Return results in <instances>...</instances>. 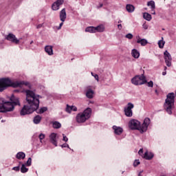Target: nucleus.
<instances>
[{
	"mask_svg": "<svg viewBox=\"0 0 176 176\" xmlns=\"http://www.w3.org/2000/svg\"><path fill=\"white\" fill-rule=\"evenodd\" d=\"M32 43H34V41H32L30 42V45H32Z\"/></svg>",
	"mask_w": 176,
	"mask_h": 176,
	"instance_id": "obj_50",
	"label": "nucleus"
},
{
	"mask_svg": "<svg viewBox=\"0 0 176 176\" xmlns=\"http://www.w3.org/2000/svg\"><path fill=\"white\" fill-rule=\"evenodd\" d=\"M91 108H87L83 112L79 113L76 117L77 123H85L86 120H89L91 116Z\"/></svg>",
	"mask_w": 176,
	"mask_h": 176,
	"instance_id": "obj_6",
	"label": "nucleus"
},
{
	"mask_svg": "<svg viewBox=\"0 0 176 176\" xmlns=\"http://www.w3.org/2000/svg\"><path fill=\"white\" fill-rule=\"evenodd\" d=\"M164 43H166V42L163 41V37H162V40L158 41V45L160 49H163V47H164Z\"/></svg>",
	"mask_w": 176,
	"mask_h": 176,
	"instance_id": "obj_27",
	"label": "nucleus"
},
{
	"mask_svg": "<svg viewBox=\"0 0 176 176\" xmlns=\"http://www.w3.org/2000/svg\"><path fill=\"white\" fill-rule=\"evenodd\" d=\"M42 27H43V24H38V25L36 26V28H37V29H39V28H42Z\"/></svg>",
	"mask_w": 176,
	"mask_h": 176,
	"instance_id": "obj_44",
	"label": "nucleus"
},
{
	"mask_svg": "<svg viewBox=\"0 0 176 176\" xmlns=\"http://www.w3.org/2000/svg\"><path fill=\"white\" fill-rule=\"evenodd\" d=\"M85 95L87 98L91 99L94 97V91L91 89V86H87L85 88Z\"/></svg>",
	"mask_w": 176,
	"mask_h": 176,
	"instance_id": "obj_12",
	"label": "nucleus"
},
{
	"mask_svg": "<svg viewBox=\"0 0 176 176\" xmlns=\"http://www.w3.org/2000/svg\"><path fill=\"white\" fill-rule=\"evenodd\" d=\"M38 138H39V140H40L41 142H42V140H43L45 138V134L41 133L39 135Z\"/></svg>",
	"mask_w": 176,
	"mask_h": 176,
	"instance_id": "obj_34",
	"label": "nucleus"
},
{
	"mask_svg": "<svg viewBox=\"0 0 176 176\" xmlns=\"http://www.w3.org/2000/svg\"><path fill=\"white\" fill-rule=\"evenodd\" d=\"M147 6H151V9H155V1H150L147 3Z\"/></svg>",
	"mask_w": 176,
	"mask_h": 176,
	"instance_id": "obj_28",
	"label": "nucleus"
},
{
	"mask_svg": "<svg viewBox=\"0 0 176 176\" xmlns=\"http://www.w3.org/2000/svg\"><path fill=\"white\" fill-rule=\"evenodd\" d=\"M126 9L127 12H129V13H133V12H134V10L135 9V8L134 7V6H133L131 4H128L126 6Z\"/></svg>",
	"mask_w": 176,
	"mask_h": 176,
	"instance_id": "obj_21",
	"label": "nucleus"
},
{
	"mask_svg": "<svg viewBox=\"0 0 176 176\" xmlns=\"http://www.w3.org/2000/svg\"><path fill=\"white\" fill-rule=\"evenodd\" d=\"M6 39L10 41V42H12V43H15V45H19V43H20V40L17 39L16 36L12 33L8 34L6 36Z\"/></svg>",
	"mask_w": 176,
	"mask_h": 176,
	"instance_id": "obj_10",
	"label": "nucleus"
},
{
	"mask_svg": "<svg viewBox=\"0 0 176 176\" xmlns=\"http://www.w3.org/2000/svg\"><path fill=\"white\" fill-rule=\"evenodd\" d=\"M72 111H74V112H76L78 111V108L75 106H72Z\"/></svg>",
	"mask_w": 176,
	"mask_h": 176,
	"instance_id": "obj_40",
	"label": "nucleus"
},
{
	"mask_svg": "<svg viewBox=\"0 0 176 176\" xmlns=\"http://www.w3.org/2000/svg\"><path fill=\"white\" fill-rule=\"evenodd\" d=\"M146 82V77L144 74L135 76L131 79V83L135 85V86L145 85Z\"/></svg>",
	"mask_w": 176,
	"mask_h": 176,
	"instance_id": "obj_7",
	"label": "nucleus"
},
{
	"mask_svg": "<svg viewBox=\"0 0 176 176\" xmlns=\"http://www.w3.org/2000/svg\"><path fill=\"white\" fill-rule=\"evenodd\" d=\"M41 120H42V117L37 115L34 118L33 122L34 124H39L41 123Z\"/></svg>",
	"mask_w": 176,
	"mask_h": 176,
	"instance_id": "obj_20",
	"label": "nucleus"
},
{
	"mask_svg": "<svg viewBox=\"0 0 176 176\" xmlns=\"http://www.w3.org/2000/svg\"><path fill=\"white\" fill-rule=\"evenodd\" d=\"M23 85L25 86H28L30 87V85L28 82H13L9 78H3L0 79V91H3L6 90L8 87H23Z\"/></svg>",
	"mask_w": 176,
	"mask_h": 176,
	"instance_id": "obj_2",
	"label": "nucleus"
},
{
	"mask_svg": "<svg viewBox=\"0 0 176 176\" xmlns=\"http://www.w3.org/2000/svg\"><path fill=\"white\" fill-rule=\"evenodd\" d=\"M66 112H67L68 113H71V112H72V108L69 104H67Z\"/></svg>",
	"mask_w": 176,
	"mask_h": 176,
	"instance_id": "obj_30",
	"label": "nucleus"
},
{
	"mask_svg": "<svg viewBox=\"0 0 176 176\" xmlns=\"http://www.w3.org/2000/svg\"><path fill=\"white\" fill-rule=\"evenodd\" d=\"M148 87H153V81H150L147 82Z\"/></svg>",
	"mask_w": 176,
	"mask_h": 176,
	"instance_id": "obj_35",
	"label": "nucleus"
},
{
	"mask_svg": "<svg viewBox=\"0 0 176 176\" xmlns=\"http://www.w3.org/2000/svg\"><path fill=\"white\" fill-rule=\"evenodd\" d=\"M62 148H69V145H68V144L65 143L61 145Z\"/></svg>",
	"mask_w": 176,
	"mask_h": 176,
	"instance_id": "obj_38",
	"label": "nucleus"
},
{
	"mask_svg": "<svg viewBox=\"0 0 176 176\" xmlns=\"http://www.w3.org/2000/svg\"><path fill=\"white\" fill-rule=\"evenodd\" d=\"M143 17L145 20H147V21H151V20H152V15L147 12L143 14Z\"/></svg>",
	"mask_w": 176,
	"mask_h": 176,
	"instance_id": "obj_24",
	"label": "nucleus"
},
{
	"mask_svg": "<svg viewBox=\"0 0 176 176\" xmlns=\"http://www.w3.org/2000/svg\"><path fill=\"white\" fill-rule=\"evenodd\" d=\"M52 126L54 129H61V124L57 121L54 122Z\"/></svg>",
	"mask_w": 176,
	"mask_h": 176,
	"instance_id": "obj_25",
	"label": "nucleus"
},
{
	"mask_svg": "<svg viewBox=\"0 0 176 176\" xmlns=\"http://www.w3.org/2000/svg\"><path fill=\"white\" fill-rule=\"evenodd\" d=\"M46 111H47V107H42L41 108V109L39 110L38 113H43L45 112H46Z\"/></svg>",
	"mask_w": 176,
	"mask_h": 176,
	"instance_id": "obj_31",
	"label": "nucleus"
},
{
	"mask_svg": "<svg viewBox=\"0 0 176 176\" xmlns=\"http://www.w3.org/2000/svg\"><path fill=\"white\" fill-rule=\"evenodd\" d=\"M64 0H56V1L54 2L52 5V10H58L60 9V6L63 5Z\"/></svg>",
	"mask_w": 176,
	"mask_h": 176,
	"instance_id": "obj_13",
	"label": "nucleus"
},
{
	"mask_svg": "<svg viewBox=\"0 0 176 176\" xmlns=\"http://www.w3.org/2000/svg\"><path fill=\"white\" fill-rule=\"evenodd\" d=\"M26 101L29 105H25L21 110V115H30L34 111H36L39 108V98H42V96L36 95L34 91L31 90H26Z\"/></svg>",
	"mask_w": 176,
	"mask_h": 176,
	"instance_id": "obj_1",
	"label": "nucleus"
},
{
	"mask_svg": "<svg viewBox=\"0 0 176 176\" xmlns=\"http://www.w3.org/2000/svg\"><path fill=\"white\" fill-rule=\"evenodd\" d=\"M57 133H52L50 135V141L52 145L57 146Z\"/></svg>",
	"mask_w": 176,
	"mask_h": 176,
	"instance_id": "obj_14",
	"label": "nucleus"
},
{
	"mask_svg": "<svg viewBox=\"0 0 176 176\" xmlns=\"http://www.w3.org/2000/svg\"><path fill=\"white\" fill-rule=\"evenodd\" d=\"M138 153L139 155H142V153H144V150L142 148H140Z\"/></svg>",
	"mask_w": 176,
	"mask_h": 176,
	"instance_id": "obj_43",
	"label": "nucleus"
},
{
	"mask_svg": "<svg viewBox=\"0 0 176 176\" xmlns=\"http://www.w3.org/2000/svg\"><path fill=\"white\" fill-rule=\"evenodd\" d=\"M25 164H23L21 168V173H22L23 174L28 173V168L27 167H25Z\"/></svg>",
	"mask_w": 176,
	"mask_h": 176,
	"instance_id": "obj_26",
	"label": "nucleus"
},
{
	"mask_svg": "<svg viewBox=\"0 0 176 176\" xmlns=\"http://www.w3.org/2000/svg\"><path fill=\"white\" fill-rule=\"evenodd\" d=\"M118 30H122V24H118Z\"/></svg>",
	"mask_w": 176,
	"mask_h": 176,
	"instance_id": "obj_45",
	"label": "nucleus"
},
{
	"mask_svg": "<svg viewBox=\"0 0 176 176\" xmlns=\"http://www.w3.org/2000/svg\"><path fill=\"white\" fill-rule=\"evenodd\" d=\"M131 54L134 58H138L140 57V52L135 49L132 50Z\"/></svg>",
	"mask_w": 176,
	"mask_h": 176,
	"instance_id": "obj_22",
	"label": "nucleus"
},
{
	"mask_svg": "<svg viewBox=\"0 0 176 176\" xmlns=\"http://www.w3.org/2000/svg\"><path fill=\"white\" fill-rule=\"evenodd\" d=\"M63 25H64V22H61L59 25V27L58 28V30H61V27H63Z\"/></svg>",
	"mask_w": 176,
	"mask_h": 176,
	"instance_id": "obj_42",
	"label": "nucleus"
},
{
	"mask_svg": "<svg viewBox=\"0 0 176 176\" xmlns=\"http://www.w3.org/2000/svg\"><path fill=\"white\" fill-rule=\"evenodd\" d=\"M164 58L165 60V63L167 65V67H171V54H169L168 50H166L164 53Z\"/></svg>",
	"mask_w": 176,
	"mask_h": 176,
	"instance_id": "obj_11",
	"label": "nucleus"
},
{
	"mask_svg": "<svg viewBox=\"0 0 176 176\" xmlns=\"http://www.w3.org/2000/svg\"><path fill=\"white\" fill-rule=\"evenodd\" d=\"M139 164H140V160H136L133 162L134 167H137V166H139Z\"/></svg>",
	"mask_w": 176,
	"mask_h": 176,
	"instance_id": "obj_33",
	"label": "nucleus"
},
{
	"mask_svg": "<svg viewBox=\"0 0 176 176\" xmlns=\"http://www.w3.org/2000/svg\"><path fill=\"white\" fill-rule=\"evenodd\" d=\"M45 50L49 56H53V47L52 45L45 46Z\"/></svg>",
	"mask_w": 176,
	"mask_h": 176,
	"instance_id": "obj_18",
	"label": "nucleus"
},
{
	"mask_svg": "<svg viewBox=\"0 0 176 176\" xmlns=\"http://www.w3.org/2000/svg\"><path fill=\"white\" fill-rule=\"evenodd\" d=\"M151 14H156V12H155V9L151 10Z\"/></svg>",
	"mask_w": 176,
	"mask_h": 176,
	"instance_id": "obj_46",
	"label": "nucleus"
},
{
	"mask_svg": "<svg viewBox=\"0 0 176 176\" xmlns=\"http://www.w3.org/2000/svg\"><path fill=\"white\" fill-rule=\"evenodd\" d=\"M16 159H19V160H21V159L24 160V159H25V153H24L23 152H19L16 154Z\"/></svg>",
	"mask_w": 176,
	"mask_h": 176,
	"instance_id": "obj_23",
	"label": "nucleus"
},
{
	"mask_svg": "<svg viewBox=\"0 0 176 176\" xmlns=\"http://www.w3.org/2000/svg\"><path fill=\"white\" fill-rule=\"evenodd\" d=\"M133 108H134V104L131 102H129L127 107L124 108V113L128 118H131L133 116Z\"/></svg>",
	"mask_w": 176,
	"mask_h": 176,
	"instance_id": "obj_9",
	"label": "nucleus"
},
{
	"mask_svg": "<svg viewBox=\"0 0 176 176\" xmlns=\"http://www.w3.org/2000/svg\"><path fill=\"white\" fill-rule=\"evenodd\" d=\"M91 75H92V76H94L96 80H97V81L98 82V75H97V74H95V75H94V74H93V72H91Z\"/></svg>",
	"mask_w": 176,
	"mask_h": 176,
	"instance_id": "obj_39",
	"label": "nucleus"
},
{
	"mask_svg": "<svg viewBox=\"0 0 176 176\" xmlns=\"http://www.w3.org/2000/svg\"><path fill=\"white\" fill-rule=\"evenodd\" d=\"M102 6H104V4L100 3V6H98V9H100V8H102Z\"/></svg>",
	"mask_w": 176,
	"mask_h": 176,
	"instance_id": "obj_48",
	"label": "nucleus"
},
{
	"mask_svg": "<svg viewBox=\"0 0 176 176\" xmlns=\"http://www.w3.org/2000/svg\"><path fill=\"white\" fill-rule=\"evenodd\" d=\"M113 130H114V133L117 135H120L123 133V129L117 126H113Z\"/></svg>",
	"mask_w": 176,
	"mask_h": 176,
	"instance_id": "obj_17",
	"label": "nucleus"
},
{
	"mask_svg": "<svg viewBox=\"0 0 176 176\" xmlns=\"http://www.w3.org/2000/svg\"><path fill=\"white\" fill-rule=\"evenodd\" d=\"M59 17L60 21H63V23L65 21V20L67 19V12L65 11V8L62 9L61 11L59 12Z\"/></svg>",
	"mask_w": 176,
	"mask_h": 176,
	"instance_id": "obj_15",
	"label": "nucleus"
},
{
	"mask_svg": "<svg viewBox=\"0 0 176 176\" xmlns=\"http://www.w3.org/2000/svg\"><path fill=\"white\" fill-rule=\"evenodd\" d=\"M12 170H14V171H20V165L18 166L13 167Z\"/></svg>",
	"mask_w": 176,
	"mask_h": 176,
	"instance_id": "obj_36",
	"label": "nucleus"
},
{
	"mask_svg": "<svg viewBox=\"0 0 176 176\" xmlns=\"http://www.w3.org/2000/svg\"><path fill=\"white\" fill-rule=\"evenodd\" d=\"M144 158L146 159V160H152V159H153V153L146 151L144 153Z\"/></svg>",
	"mask_w": 176,
	"mask_h": 176,
	"instance_id": "obj_19",
	"label": "nucleus"
},
{
	"mask_svg": "<svg viewBox=\"0 0 176 176\" xmlns=\"http://www.w3.org/2000/svg\"><path fill=\"white\" fill-rule=\"evenodd\" d=\"M143 28H144V30H148V25L145 24L143 25Z\"/></svg>",
	"mask_w": 176,
	"mask_h": 176,
	"instance_id": "obj_47",
	"label": "nucleus"
},
{
	"mask_svg": "<svg viewBox=\"0 0 176 176\" xmlns=\"http://www.w3.org/2000/svg\"><path fill=\"white\" fill-rule=\"evenodd\" d=\"M12 102H5L3 99H0V112H12L14 109V105H20L19 98H11Z\"/></svg>",
	"mask_w": 176,
	"mask_h": 176,
	"instance_id": "obj_4",
	"label": "nucleus"
},
{
	"mask_svg": "<svg viewBox=\"0 0 176 176\" xmlns=\"http://www.w3.org/2000/svg\"><path fill=\"white\" fill-rule=\"evenodd\" d=\"M151 124V119L146 118L144 119V122H141L137 120H131L129 122V127L131 130H138L141 134L145 133L148 130V126Z\"/></svg>",
	"mask_w": 176,
	"mask_h": 176,
	"instance_id": "obj_3",
	"label": "nucleus"
},
{
	"mask_svg": "<svg viewBox=\"0 0 176 176\" xmlns=\"http://www.w3.org/2000/svg\"><path fill=\"white\" fill-rule=\"evenodd\" d=\"M125 38H127V39H133V35L131 33H129L125 36Z\"/></svg>",
	"mask_w": 176,
	"mask_h": 176,
	"instance_id": "obj_32",
	"label": "nucleus"
},
{
	"mask_svg": "<svg viewBox=\"0 0 176 176\" xmlns=\"http://www.w3.org/2000/svg\"><path fill=\"white\" fill-rule=\"evenodd\" d=\"M155 93H156V94H157V89H155Z\"/></svg>",
	"mask_w": 176,
	"mask_h": 176,
	"instance_id": "obj_51",
	"label": "nucleus"
},
{
	"mask_svg": "<svg viewBox=\"0 0 176 176\" xmlns=\"http://www.w3.org/2000/svg\"><path fill=\"white\" fill-rule=\"evenodd\" d=\"M167 70V67H164V71L165 72H162V75L164 76L165 75H166V74H167V72H166Z\"/></svg>",
	"mask_w": 176,
	"mask_h": 176,
	"instance_id": "obj_41",
	"label": "nucleus"
},
{
	"mask_svg": "<svg viewBox=\"0 0 176 176\" xmlns=\"http://www.w3.org/2000/svg\"><path fill=\"white\" fill-rule=\"evenodd\" d=\"M104 26L102 25H100L97 27L89 26L86 28L85 32H90L93 34L94 32H103Z\"/></svg>",
	"mask_w": 176,
	"mask_h": 176,
	"instance_id": "obj_8",
	"label": "nucleus"
},
{
	"mask_svg": "<svg viewBox=\"0 0 176 176\" xmlns=\"http://www.w3.org/2000/svg\"><path fill=\"white\" fill-rule=\"evenodd\" d=\"M137 43H140L141 46H146L148 45V41L145 38H141L140 36H138L137 37Z\"/></svg>",
	"mask_w": 176,
	"mask_h": 176,
	"instance_id": "obj_16",
	"label": "nucleus"
},
{
	"mask_svg": "<svg viewBox=\"0 0 176 176\" xmlns=\"http://www.w3.org/2000/svg\"><path fill=\"white\" fill-rule=\"evenodd\" d=\"M32 163V159L31 157H29L26 163L25 164L27 167H30Z\"/></svg>",
	"mask_w": 176,
	"mask_h": 176,
	"instance_id": "obj_29",
	"label": "nucleus"
},
{
	"mask_svg": "<svg viewBox=\"0 0 176 176\" xmlns=\"http://www.w3.org/2000/svg\"><path fill=\"white\" fill-rule=\"evenodd\" d=\"M120 23H122V21L121 20L118 21V23L120 24Z\"/></svg>",
	"mask_w": 176,
	"mask_h": 176,
	"instance_id": "obj_49",
	"label": "nucleus"
},
{
	"mask_svg": "<svg viewBox=\"0 0 176 176\" xmlns=\"http://www.w3.org/2000/svg\"><path fill=\"white\" fill-rule=\"evenodd\" d=\"M175 96H174V93H170L166 96L164 108L166 111L167 113H168V115H171L173 113L174 102H175Z\"/></svg>",
	"mask_w": 176,
	"mask_h": 176,
	"instance_id": "obj_5",
	"label": "nucleus"
},
{
	"mask_svg": "<svg viewBox=\"0 0 176 176\" xmlns=\"http://www.w3.org/2000/svg\"><path fill=\"white\" fill-rule=\"evenodd\" d=\"M63 141H65V142H68V138H67V136H65V135L63 134Z\"/></svg>",
	"mask_w": 176,
	"mask_h": 176,
	"instance_id": "obj_37",
	"label": "nucleus"
}]
</instances>
